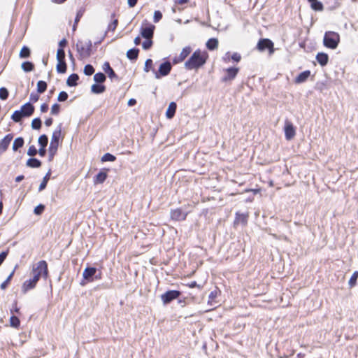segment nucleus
Instances as JSON below:
<instances>
[{"mask_svg":"<svg viewBox=\"0 0 358 358\" xmlns=\"http://www.w3.org/2000/svg\"><path fill=\"white\" fill-rule=\"evenodd\" d=\"M208 57L207 52L197 49L185 62V68L187 70L198 69L206 64Z\"/></svg>","mask_w":358,"mask_h":358,"instance_id":"obj_1","label":"nucleus"},{"mask_svg":"<svg viewBox=\"0 0 358 358\" xmlns=\"http://www.w3.org/2000/svg\"><path fill=\"white\" fill-rule=\"evenodd\" d=\"M33 278L39 281L41 278L46 280L48 277V263L45 260L38 262L32 268Z\"/></svg>","mask_w":358,"mask_h":358,"instance_id":"obj_2","label":"nucleus"},{"mask_svg":"<svg viewBox=\"0 0 358 358\" xmlns=\"http://www.w3.org/2000/svg\"><path fill=\"white\" fill-rule=\"evenodd\" d=\"M340 43V35L335 31H327L324 33L323 45L329 49H336Z\"/></svg>","mask_w":358,"mask_h":358,"instance_id":"obj_3","label":"nucleus"},{"mask_svg":"<svg viewBox=\"0 0 358 358\" xmlns=\"http://www.w3.org/2000/svg\"><path fill=\"white\" fill-rule=\"evenodd\" d=\"M76 46V50L81 58H87L92 55V43L90 40L87 41L86 45H84L81 41H78Z\"/></svg>","mask_w":358,"mask_h":358,"instance_id":"obj_4","label":"nucleus"},{"mask_svg":"<svg viewBox=\"0 0 358 358\" xmlns=\"http://www.w3.org/2000/svg\"><path fill=\"white\" fill-rule=\"evenodd\" d=\"M172 65L171 62L166 60L159 65L158 71L152 69V72L155 74V78L160 79L162 77L168 76L170 73Z\"/></svg>","mask_w":358,"mask_h":358,"instance_id":"obj_5","label":"nucleus"},{"mask_svg":"<svg viewBox=\"0 0 358 358\" xmlns=\"http://www.w3.org/2000/svg\"><path fill=\"white\" fill-rule=\"evenodd\" d=\"M155 26L144 20L140 29L141 36L143 38H153Z\"/></svg>","mask_w":358,"mask_h":358,"instance_id":"obj_6","label":"nucleus"},{"mask_svg":"<svg viewBox=\"0 0 358 358\" xmlns=\"http://www.w3.org/2000/svg\"><path fill=\"white\" fill-rule=\"evenodd\" d=\"M182 292L179 290H168L161 295V299L164 306L180 298Z\"/></svg>","mask_w":358,"mask_h":358,"instance_id":"obj_7","label":"nucleus"},{"mask_svg":"<svg viewBox=\"0 0 358 358\" xmlns=\"http://www.w3.org/2000/svg\"><path fill=\"white\" fill-rule=\"evenodd\" d=\"M96 268L92 266L86 267L83 273V279L80 282L82 286L85 285L87 282L94 280V275H96Z\"/></svg>","mask_w":358,"mask_h":358,"instance_id":"obj_8","label":"nucleus"},{"mask_svg":"<svg viewBox=\"0 0 358 358\" xmlns=\"http://www.w3.org/2000/svg\"><path fill=\"white\" fill-rule=\"evenodd\" d=\"M257 49L260 52L268 50L269 53L272 54L274 52V44L268 38H260L257 44Z\"/></svg>","mask_w":358,"mask_h":358,"instance_id":"obj_9","label":"nucleus"},{"mask_svg":"<svg viewBox=\"0 0 358 358\" xmlns=\"http://www.w3.org/2000/svg\"><path fill=\"white\" fill-rule=\"evenodd\" d=\"M62 135V124L53 131L51 137V141L49 147L55 149H58L59 145V140Z\"/></svg>","mask_w":358,"mask_h":358,"instance_id":"obj_10","label":"nucleus"},{"mask_svg":"<svg viewBox=\"0 0 358 358\" xmlns=\"http://www.w3.org/2000/svg\"><path fill=\"white\" fill-rule=\"evenodd\" d=\"M284 131L285 139L287 141L292 140L296 135V129L292 122L289 120L285 122Z\"/></svg>","mask_w":358,"mask_h":358,"instance_id":"obj_11","label":"nucleus"},{"mask_svg":"<svg viewBox=\"0 0 358 358\" xmlns=\"http://www.w3.org/2000/svg\"><path fill=\"white\" fill-rule=\"evenodd\" d=\"M239 71V68L238 67H229L225 69L226 74L221 79L222 82L227 83L228 81L233 80L237 76Z\"/></svg>","mask_w":358,"mask_h":358,"instance_id":"obj_12","label":"nucleus"},{"mask_svg":"<svg viewBox=\"0 0 358 358\" xmlns=\"http://www.w3.org/2000/svg\"><path fill=\"white\" fill-rule=\"evenodd\" d=\"M38 143L40 146L38 149V155L41 157H44L46 155V147L48 143V137L46 134H42L38 139Z\"/></svg>","mask_w":358,"mask_h":358,"instance_id":"obj_13","label":"nucleus"},{"mask_svg":"<svg viewBox=\"0 0 358 358\" xmlns=\"http://www.w3.org/2000/svg\"><path fill=\"white\" fill-rule=\"evenodd\" d=\"M187 213L181 208H176L171 210V218L175 221H182L186 219Z\"/></svg>","mask_w":358,"mask_h":358,"instance_id":"obj_14","label":"nucleus"},{"mask_svg":"<svg viewBox=\"0 0 358 358\" xmlns=\"http://www.w3.org/2000/svg\"><path fill=\"white\" fill-rule=\"evenodd\" d=\"M191 51H192V49L189 46L185 47L184 48H182L179 56L175 57L173 59V63L174 64H177L182 62L191 53Z\"/></svg>","mask_w":358,"mask_h":358,"instance_id":"obj_15","label":"nucleus"},{"mask_svg":"<svg viewBox=\"0 0 358 358\" xmlns=\"http://www.w3.org/2000/svg\"><path fill=\"white\" fill-rule=\"evenodd\" d=\"M13 138V134H8L4 136V138L2 140L0 141V155H1L2 153L5 152L7 150Z\"/></svg>","mask_w":358,"mask_h":358,"instance_id":"obj_16","label":"nucleus"},{"mask_svg":"<svg viewBox=\"0 0 358 358\" xmlns=\"http://www.w3.org/2000/svg\"><path fill=\"white\" fill-rule=\"evenodd\" d=\"M38 281L33 277L29 280H25L22 286V292L25 294L28 291L33 289L36 286Z\"/></svg>","mask_w":358,"mask_h":358,"instance_id":"obj_17","label":"nucleus"},{"mask_svg":"<svg viewBox=\"0 0 358 358\" xmlns=\"http://www.w3.org/2000/svg\"><path fill=\"white\" fill-rule=\"evenodd\" d=\"M102 69L103 71L108 75V76L111 79H118V76L114 70L111 68L110 63L108 62H105L103 64Z\"/></svg>","mask_w":358,"mask_h":358,"instance_id":"obj_18","label":"nucleus"},{"mask_svg":"<svg viewBox=\"0 0 358 358\" xmlns=\"http://www.w3.org/2000/svg\"><path fill=\"white\" fill-rule=\"evenodd\" d=\"M35 108L30 101L27 102L21 106L20 110H22L26 117H30L34 113Z\"/></svg>","mask_w":358,"mask_h":358,"instance_id":"obj_19","label":"nucleus"},{"mask_svg":"<svg viewBox=\"0 0 358 358\" xmlns=\"http://www.w3.org/2000/svg\"><path fill=\"white\" fill-rule=\"evenodd\" d=\"M315 59L321 66H325L329 62V55L325 52H318Z\"/></svg>","mask_w":358,"mask_h":358,"instance_id":"obj_20","label":"nucleus"},{"mask_svg":"<svg viewBox=\"0 0 358 358\" xmlns=\"http://www.w3.org/2000/svg\"><path fill=\"white\" fill-rule=\"evenodd\" d=\"M176 109H177V104L176 102L174 101H171L169 106H168V108L166 111V117L167 119H172L174 116H175V114H176Z\"/></svg>","mask_w":358,"mask_h":358,"instance_id":"obj_21","label":"nucleus"},{"mask_svg":"<svg viewBox=\"0 0 358 358\" xmlns=\"http://www.w3.org/2000/svg\"><path fill=\"white\" fill-rule=\"evenodd\" d=\"M108 177V174L106 171H100L94 177V184H102L105 182Z\"/></svg>","mask_w":358,"mask_h":358,"instance_id":"obj_22","label":"nucleus"},{"mask_svg":"<svg viewBox=\"0 0 358 358\" xmlns=\"http://www.w3.org/2000/svg\"><path fill=\"white\" fill-rule=\"evenodd\" d=\"M310 76V71L306 70L303 72H301L295 78L294 82L295 83L300 84L302 83H304L307 80V79Z\"/></svg>","mask_w":358,"mask_h":358,"instance_id":"obj_23","label":"nucleus"},{"mask_svg":"<svg viewBox=\"0 0 358 358\" xmlns=\"http://www.w3.org/2000/svg\"><path fill=\"white\" fill-rule=\"evenodd\" d=\"M106 90V86L103 84H99L95 83L91 86V92L95 94H99L103 93Z\"/></svg>","mask_w":358,"mask_h":358,"instance_id":"obj_24","label":"nucleus"},{"mask_svg":"<svg viewBox=\"0 0 358 358\" xmlns=\"http://www.w3.org/2000/svg\"><path fill=\"white\" fill-rule=\"evenodd\" d=\"M42 165V162L41 160H39L37 158L35 157H30L27 159L26 162V166L29 168H39Z\"/></svg>","mask_w":358,"mask_h":358,"instance_id":"obj_25","label":"nucleus"},{"mask_svg":"<svg viewBox=\"0 0 358 358\" xmlns=\"http://www.w3.org/2000/svg\"><path fill=\"white\" fill-rule=\"evenodd\" d=\"M78 80L79 76L77 73H72L68 77L66 80V85L69 87H76L78 85Z\"/></svg>","mask_w":358,"mask_h":358,"instance_id":"obj_26","label":"nucleus"},{"mask_svg":"<svg viewBox=\"0 0 358 358\" xmlns=\"http://www.w3.org/2000/svg\"><path fill=\"white\" fill-rule=\"evenodd\" d=\"M139 54V49L133 48L127 52V57L131 61H136L138 59Z\"/></svg>","mask_w":358,"mask_h":358,"instance_id":"obj_27","label":"nucleus"},{"mask_svg":"<svg viewBox=\"0 0 358 358\" xmlns=\"http://www.w3.org/2000/svg\"><path fill=\"white\" fill-rule=\"evenodd\" d=\"M218 40L216 38H210L208 40L206 43V48L208 50L212 51L217 48L218 47Z\"/></svg>","mask_w":358,"mask_h":358,"instance_id":"obj_28","label":"nucleus"},{"mask_svg":"<svg viewBox=\"0 0 358 358\" xmlns=\"http://www.w3.org/2000/svg\"><path fill=\"white\" fill-rule=\"evenodd\" d=\"M24 144V138L21 136L17 137L13 141L12 149L13 151L16 152L20 148H22Z\"/></svg>","mask_w":358,"mask_h":358,"instance_id":"obj_29","label":"nucleus"},{"mask_svg":"<svg viewBox=\"0 0 358 358\" xmlns=\"http://www.w3.org/2000/svg\"><path fill=\"white\" fill-rule=\"evenodd\" d=\"M50 176H51V170L50 169L46 173L45 176L43 177V180H42V182H41V184L39 185V187H38V191L39 192H41V191L44 190L46 188L47 184H48L50 178Z\"/></svg>","mask_w":358,"mask_h":358,"instance_id":"obj_30","label":"nucleus"},{"mask_svg":"<svg viewBox=\"0 0 358 358\" xmlns=\"http://www.w3.org/2000/svg\"><path fill=\"white\" fill-rule=\"evenodd\" d=\"M57 64L56 66V70L59 73H64L67 70V64L66 60H57Z\"/></svg>","mask_w":358,"mask_h":358,"instance_id":"obj_31","label":"nucleus"},{"mask_svg":"<svg viewBox=\"0 0 358 358\" xmlns=\"http://www.w3.org/2000/svg\"><path fill=\"white\" fill-rule=\"evenodd\" d=\"M26 117L22 110H17L11 115V119L15 122H20L23 118Z\"/></svg>","mask_w":358,"mask_h":358,"instance_id":"obj_32","label":"nucleus"},{"mask_svg":"<svg viewBox=\"0 0 358 358\" xmlns=\"http://www.w3.org/2000/svg\"><path fill=\"white\" fill-rule=\"evenodd\" d=\"M248 215L241 213H236L235 223L241 222L243 225H245L248 222Z\"/></svg>","mask_w":358,"mask_h":358,"instance_id":"obj_33","label":"nucleus"},{"mask_svg":"<svg viewBox=\"0 0 358 358\" xmlns=\"http://www.w3.org/2000/svg\"><path fill=\"white\" fill-rule=\"evenodd\" d=\"M34 64L29 61H26L22 63L21 68L22 69L26 72H31L34 69Z\"/></svg>","mask_w":358,"mask_h":358,"instance_id":"obj_34","label":"nucleus"},{"mask_svg":"<svg viewBox=\"0 0 358 358\" xmlns=\"http://www.w3.org/2000/svg\"><path fill=\"white\" fill-rule=\"evenodd\" d=\"M30 55H31L30 48L27 45H24L21 48V50L20 52V54H19L20 58H21V59L29 58L30 57Z\"/></svg>","mask_w":358,"mask_h":358,"instance_id":"obj_35","label":"nucleus"},{"mask_svg":"<svg viewBox=\"0 0 358 358\" xmlns=\"http://www.w3.org/2000/svg\"><path fill=\"white\" fill-rule=\"evenodd\" d=\"M17 265H16L15 266L13 271L9 274V275L7 277V278L1 284L0 287L1 289H5L8 287V284L10 283V280H12V278L14 275L15 271L17 268Z\"/></svg>","mask_w":358,"mask_h":358,"instance_id":"obj_36","label":"nucleus"},{"mask_svg":"<svg viewBox=\"0 0 358 358\" xmlns=\"http://www.w3.org/2000/svg\"><path fill=\"white\" fill-rule=\"evenodd\" d=\"M106 80V75L102 72H98L94 76V80L99 84H103Z\"/></svg>","mask_w":358,"mask_h":358,"instance_id":"obj_37","label":"nucleus"},{"mask_svg":"<svg viewBox=\"0 0 358 358\" xmlns=\"http://www.w3.org/2000/svg\"><path fill=\"white\" fill-rule=\"evenodd\" d=\"M310 3L311 8L315 11H322L324 10L323 3L318 0L313 1Z\"/></svg>","mask_w":358,"mask_h":358,"instance_id":"obj_38","label":"nucleus"},{"mask_svg":"<svg viewBox=\"0 0 358 358\" xmlns=\"http://www.w3.org/2000/svg\"><path fill=\"white\" fill-rule=\"evenodd\" d=\"M48 85L46 82L43 80H39L37 83V92L39 94H43L47 90Z\"/></svg>","mask_w":358,"mask_h":358,"instance_id":"obj_39","label":"nucleus"},{"mask_svg":"<svg viewBox=\"0 0 358 358\" xmlns=\"http://www.w3.org/2000/svg\"><path fill=\"white\" fill-rule=\"evenodd\" d=\"M42 127V121L40 117H35L31 122V128L34 130H39Z\"/></svg>","mask_w":358,"mask_h":358,"instance_id":"obj_40","label":"nucleus"},{"mask_svg":"<svg viewBox=\"0 0 358 358\" xmlns=\"http://www.w3.org/2000/svg\"><path fill=\"white\" fill-rule=\"evenodd\" d=\"M358 279V271H355L351 278L349 280L348 285L350 288H352L357 285V281Z\"/></svg>","mask_w":358,"mask_h":358,"instance_id":"obj_41","label":"nucleus"},{"mask_svg":"<svg viewBox=\"0 0 358 358\" xmlns=\"http://www.w3.org/2000/svg\"><path fill=\"white\" fill-rule=\"evenodd\" d=\"M10 324L12 327L17 329L20 325V320L17 316L12 315L10 317Z\"/></svg>","mask_w":358,"mask_h":358,"instance_id":"obj_42","label":"nucleus"},{"mask_svg":"<svg viewBox=\"0 0 358 358\" xmlns=\"http://www.w3.org/2000/svg\"><path fill=\"white\" fill-rule=\"evenodd\" d=\"M95 71L94 68L92 64H86L83 69V73L85 76H92Z\"/></svg>","mask_w":358,"mask_h":358,"instance_id":"obj_43","label":"nucleus"},{"mask_svg":"<svg viewBox=\"0 0 358 358\" xmlns=\"http://www.w3.org/2000/svg\"><path fill=\"white\" fill-rule=\"evenodd\" d=\"M116 159V157L109 152L104 154L101 157V162H114Z\"/></svg>","mask_w":358,"mask_h":358,"instance_id":"obj_44","label":"nucleus"},{"mask_svg":"<svg viewBox=\"0 0 358 358\" xmlns=\"http://www.w3.org/2000/svg\"><path fill=\"white\" fill-rule=\"evenodd\" d=\"M8 96L9 92L8 89L5 87H1L0 88V99L5 101L8 98Z\"/></svg>","mask_w":358,"mask_h":358,"instance_id":"obj_45","label":"nucleus"},{"mask_svg":"<svg viewBox=\"0 0 358 358\" xmlns=\"http://www.w3.org/2000/svg\"><path fill=\"white\" fill-rule=\"evenodd\" d=\"M145 40L142 43V47L145 50H148L152 48V46L153 45L152 38H145Z\"/></svg>","mask_w":358,"mask_h":358,"instance_id":"obj_46","label":"nucleus"},{"mask_svg":"<svg viewBox=\"0 0 358 358\" xmlns=\"http://www.w3.org/2000/svg\"><path fill=\"white\" fill-rule=\"evenodd\" d=\"M152 69H155L153 68V61L151 59H147L145 62L144 71L145 72H149L150 71H152Z\"/></svg>","mask_w":358,"mask_h":358,"instance_id":"obj_47","label":"nucleus"},{"mask_svg":"<svg viewBox=\"0 0 358 358\" xmlns=\"http://www.w3.org/2000/svg\"><path fill=\"white\" fill-rule=\"evenodd\" d=\"M69 98V94L65 91H62L59 92L58 96H57V101L59 102H64L66 101Z\"/></svg>","mask_w":358,"mask_h":358,"instance_id":"obj_48","label":"nucleus"},{"mask_svg":"<svg viewBox=\"0 0 358 358\" xmlns=\"http://www.w3.org/2000/svg\"><path fill=\"white\" fill-rule=\"evenodd\" d=\"M65 51L62 48H58L57 51L56 58L57 60H65Z\"/></svg>","mask_w":358,"mask_h":358,"instance_id":"obj_49","label":"nucleus"},{"mask_svg":"<svg viewBox=\"0 0 358 358\" xmlns=\"http://www.w3.org/2000/svg\"><path fill=\"white\" fill-rule=\"evenodd\" d=\"M117 24H118V20L113 19V22L108 24L106 32L110 31H115Z\"/></svg>","mask_w":358,"mask_h":358,"instance_id":"obj_50","label":"nucleus"},{"mask_svg":"<svg viewBox=\"0 0 358 358\" xmlns=\"http://www.w3.org/2000/svg\"><path fill=\"white\" fill-rule=\"evenodd\" d=\"M61 106L58 103H54L51 107V114L52 115H57L60 111Z\"/></svg>","mask_w":358,"mask_h":358,"instance_id":"obj_51","label":"nucleus"},{"mask_svg":"<svg viewBox=\"0 0 358 358\" xmlns=\"http://www.w3.org/2000/svg\"><path fill=\"white\" fill-rule=\"evenodd\" d=\"M45 210V206L43 204H39L34 208V213L36 215H40L43 213Z\"/></svg>","mask_w":358,"mask_h":358,"instance_id":"obj_52","label":"nucleus"},{"mask_svg":"<svg viewBox=\"0 0 358 358\" xmlns=\"http://www.w3.org/2000/svg\"><path fill=\"white\" fill-rule=\"evenodd\" d=\"M162 18V13L160 10H155L153 15V21L155 23L159 22Z\"/></svg>","mask_w":358,"mask_h":358,"instance_id":"obj_53","label":"nucleus"},{"mask_svg":"<svg viewBox=\"0 0 358 358\" xmlns=\"http://www.w3.org/2000/svg\"><path fill=\"white\" fill-rule=\"evenodd\" d=\"M37 153H38V150L36 148L34 145L29 146L27 150V155L30 157L35 156Z\"/></svg>","mask_w":358,"mask_h":358,"instance_id":"obj_54","label":"nucleus"},{"mask_svg":"<svg viewBox=\"0 0 358 358\" xmlns=\"http://www.w3.org/2000/svg\"><path fill=\"white\" fill-rule=\"evenodd\" d=\"M57 149H55V148H48V152H49V155H48V161L49 162H52L54 159V157L55 155H56L57 153Z\"/></svg>","mask_w":358,"mask_h":358,"instance_id":"obj_55","label":"nucleus"},{"mask_svg":"<svg viewBox=\"0 0 358 358\" xmlns=\"http://www.w3.org/2000/svg\"><path fill=\"white\" fill-rule=\"evenodd\" d=\"M39 99V95L37 93L31 92L29 96L30 103H35Z\"/></svg>","mask_w":358,"mask_h":358,"instance_id":"obj_56","label":"nucleus"},{"mask_svg":"<svg viewBox=\"0 0 358 358\" xmlns=\"http://www.w3.org/2000/svg\"><path fill=\"white\" fill-rule=\"evenodd\" d=\"M83 14H84V10L80 9V10H79L77 12L75 20H74L75 24H78V22L80 21V18L83 17Z\"/></svg>","mask_w":358,"mask_h":358,"instance_id":"obj_57","label":"nucleus"},{"mask_svg":"<svg viewBox=\"0 0 358 358\" xmlns=\"http://www.w3.org/2000/svg\"><path fill=\"white\" fill-rule=\"evenodd\" d=\"M8 255V250H6V251H2L1 253H0V266L3 264V262L5 261V259H6L7 256Z\"/></svg>","mask_w":358,"mask_h":358,"instance_id":"obj_58","label":"nucleus"},{"mask_svg":"<svg viewBox=\"0 0 358 358\" xmlns=\"http://www.w3.org/2000/svg\"><path fill=\"white\" fill-rule=\"evenodd\" d=\"M231 59L235 62H239L241 59V56L238 52H234L231 56Z\"/></svg>","mask_w":358,"mask_h":358,"instance_id":"obj_59","label":"nucleus"},{"mask_svg":"<svg viewBox=\"0 0 358 358\" xmlns=\"http://www.w3.org/2000/svg\"><path fill=\"white\" fill-rule=\"evenodd\" d=\"M68 41L66 38L62 39L59 42L58 48H62V50H64V48L67 45Z\"/></svg>","mask_w":358,"mask_h":358,"instance_id":"obj_60","label":"nucleus"},{"mask_svg":"<svg viewBox=\"0 0 358 358\" xmlns=\"http://www.w3.org/2000/svg\"><path fill=\"white\" fill-rule=\"evenodd\" d=\"M10 312H11V313H13V312L18 313L20 312V308L17 306L16 301H14V303L13 304V308L10 309Z\"/></svg>","mask_w":358,"mask_h":358,"instance_id":"obj_61","label":"nucleus"},{"mask_svg":"<svg viewBox=\"0 0 358 358\" xmlns=\"http://www.w3.org/2000/svg\"><path fill=\"white\" fill-rule=\"evenodd\" d=\"M48 104L46 103H43V104H41L40 110L41 113H46L48 110Z\"/></svg>","mask_w":358,"mask_h":358,"instance_id":"obj_62","label":"nucleus"},{"mask_svg":"<svg viewBox=\"0 0 358 358\" xmlns=\"http://www.w3.org/2000/svg\"><path fill=\"white\" fill-rule=\"evenodd\" d=\"M111 287L110 284L109 283H105L100 285H98L96 287L97 289H110Z\"/></svg>","mask_w":358,"mask_h":358,"instance_id":"obj_63","label":"nucleus"},{"mask_svg":"<svg viewBox=\"0 0 358 358\" xmlns=\"http://www.w3.org/2000/svg\"><path fill=\"white\" fill-rule=\"evenodd\" d=\"M138 2V0H127V3L129 8H134Z\"/></svg>","mask_w":358,"mask_h":358,"instance_id":"obj_64","label":"nucleus"}]
</instances>
